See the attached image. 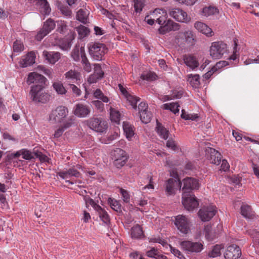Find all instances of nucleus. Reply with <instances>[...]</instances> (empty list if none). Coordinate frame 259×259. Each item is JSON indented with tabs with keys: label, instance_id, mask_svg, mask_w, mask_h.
I'll use <instances>...</instances> for the list:
<instances>
[{
	"label": "nucleus",
	"instance_id": "nucleus-1",
	"mask_svg": "<svg viewBox=\"0 0 259 259\" xmlns=\"http://www.w3.org/2000/svg\"><path fill=\"white\" fill-rule=\"evenodd\" d=\"M46 78L36 72L30 73L27 82L28 84L37 83L31 88V98L35 102L45 103L50 99V95L44 91Z\"/></svg>",
	"mask_w": 259,
	"mask_h": 259
},
{
	"label": "nucleus",
	"instance_id": "nucleus-2",
	"mask_svg": "<svg viewBox=\"0 0 259 259\" xmlns=\"http://www.w3.org/2000/svg\"><path fill=\"white\" fill-rule=\"evenodd\" d=\"M89 52L95 60L100 61L107 52L106 46L99 42H91L88 45Z\"/></svg>",
	"mask_w": 259,
	"mask_h": 259
},
{
	"label": "nucleus",
	"instance_id": "nucleus-3",
	"mask_svg": "<svg viewBox=\"0 0 259 259\" xmlns=\"http://www.w3.org/2000/svg\"><path fill=\"white\" fill-rule=\"evenodd\" d=\"M227 51V45L221 41L212 42L209 48V54L214 59H221Z\"/></svg>",
	"mask_w": 259,
	"mask_h": 259
},
{
	"label": "nucleus",
	"instance_id": "nucleus-4",
	"mask_svg": "<svg viewBox=\"0 0 259 259\" xmlns=\"http://www.w3.org/2000/svg\"><path fill=\"white\" fill-rule=\"evenodd\" d=\"M68 109L65 106H58L53 110L49 115V121L51 123H61L68 114Z\"/></svg>",
	"mask_w": 259,
	"mask_h": 259
},
{
	"label": "nucleus",
	"instance_id": "nucleus-5",
	"mask_svg": "<svg viewBox=\"0 0 259 259\" xmlns=\"http://www.w3.org/2000/svg\"><path fill=\"white\" fill-rule=\"evenodd\" d=\"M183 250L187 253H199L204 248L203 242H193L190 240H184L180 243Z\"/></svg>",
	"mask_w": 259,
	"mask_h": 259
},
{
	"label": "nucleus",
	"instance_id": "nucleus-6",
	"mask_svg": "<svg viewBox=\"0 0 259 259\" xmlns=\"http://www.w3.org/2000/svg\"><path fill=\"white\" fill-rule=\"evenodd\" d=\"M87 124L89 128L98 133H103L107 128V122L101 118H91L87 120Z\"/></svg>",
	"mask_w": 259,
	"mask_h": 259
},
{
	"label": "nucleus",
	"instance_id": "nucleus-7",
	"mask_svg": "<svg viewBox=\"0 0 259 259\" xmlns=\"http://www.w3.org/2000/svg\"><path fill=\"white\" fill-rule=\"evenodd\" d=\"M169 15L176 21L185 23L191 21V17L187 13L180 8H171L169 10Z\"/></svg>",
	"mask_w": 259,
	"mask_h": 259
},
{
	"label": "nucleus",
	"instance_id": "nucleus-8",
	"mask_svg": "<svg viewBox=\"0 0 259 259\" xmlns=\"http://www.w3.org/2000/svg\"><path fill=\"white\" fill-rule=\"evenodd\" d=\"M182 203L185 208L189 211L194 210L195 208H197L199 205L194 195L188 193L183 194Z\"/></svg>",
	"mask_w": 259,
	"mask_h": 259
},
{
	"label": "nucleus",
	"instance_id": "nucleus-9",
	"mask_svg": "<svg viewBox=\"0 0 259 259\" xmlns=\"http://www.w3.org/2000/svg\"><path fill=\"white\" fill-rule=\"evenodd\" d=\"M87 204H90L96 211L100 219L103 223L108 225L110 223L109 215L107 211L102 208L100 206L98 205L93 199L88 198L85 200Z\"/></svg>",
	"mask_w": 259,
	"mask_h": 259
},
{
	"label": "nucleus",
	"instance_id": "nucleus-10",
	"mask_svg": "<svg viewBox=\"0 0 259 259\" xmlns=\"http://www.w3.org/2000/svg\"><path fill=\"white\" fill-rule=\"evenodd\" d=\"M112 157L114 160V164L117 168L123 166L127 160L125 152L119 148H117L112 152Z\"/></svg>",
	"mask_w": 259,
	"mask_h": 259
},
{
	"label": "nucleus",
	"instance_id": "nucleus-11",
	"mask_svg": "<svg viewBox=\"0 0 259 259\" xmlns=\"http://www.w3.org/2000/svg\"><path fill=\"white\" fill-rule=\"evenodd\" d=\"M175 224L182 233L187 234L190 231L189 220L184 215H178L175 218Z\"/></svg>",
	"mask_w": 259,
	"mask_h": 259
},
{
	"label": "nucleus",
	"instance_id": "nucleus-12",
	"mask_svg": "<svg viewBox=\"0 0 259 259\" xmlns=\"http://www.w3.org/2000/svg\"><path fill=\"white\" fill-rule=\"evenodd\" d=\"M55 26L56 23L51 18L48 19L44 22L42 28L36 34V39L38 41L41 40L55 28Z\"/></svg>",
	"mask_w": 259,
	"mask_h": 259
},
{
	"label": "nucleus",
	"instance_id": "nucleus-13",
	"mask_svg": "<svg viewBox=\"0 0 259 259\" xmlns=\"http://www.w3.org/2000/svg\"><path fill=\"white\" fill-rule=\"evenodd\" d=\"M174 178L168 179L165 184V190L167 195H172L175 193V190L180 189L181 183L178 178V175L176 174Z\"/></svg>",
	"mask_w": 259,
	"mask_h": 259
},
{
	"label": "nucleus",
	"instance_id": "nucleus-14",
	"mask_svg": "<svg viewBox=\"0 0 259 259\" xmlns=\"http://www.w3.org/2000/svg\"><path fill=\"white\" fill-rule=\"evenodd\" d=\"M216 208L214 206H204L199 211V216L203 221H209L215 214Z\"/></svg>",
	"mask_w": 259,
	"mask_h": 259
},
{
	"label": "nucleus",
	"instance_id": "nucleus-15",
	"mask_svg": "<svg viewBox=\"0 0 259 259\" xmlns=\"http://www.w3.org/2000/svg\"><path fill=\"white\" fill-rule=\"evenodd\" d=\"M91 111V108L90 106L78 103L75 105L74 110V114L81 118H83L88 116Z\"/></svg>",
	"mask_w": 259,
	"mask_h": 259
},
{
	"label": "nucleus",
	"instance_id": "nucleus-16",
	"mask_svg": "<svg viewBox=\"0 0 259 259\" xmlns=\"http://www.w3.org/2000/svg\"><path fill=\"white\" fill-rule=\"evenodd\" d=\"M183 187L182 190L183 193L190 192L194 189H198L199 187V184L198 181L192 178H186L183 180Z\"/></svg>",
	"mask_w": 259,
	"mask_h": 259
},
{
	"label": "nucleus",
	"instance_id": "nucleus-17",
	"mask_svg": "<svg viewBox=\"0 0 259 259\" xmlns=\"http://www.w3.org/2000/svg\"><path fill=\"white\" fill-rule=\"evenodd\" d=\"M241 255V251L239 246L233 244L227 247L224 256L226 259H238Z\"/></svg>",
	"mask_w": 259,
	"mask_h": 259
},
{
	"label": "nucleus",
	"instance_id": "nucleus-18",
	"mask_svg": "<svg viewBox=\"0 0 259 259\" xmlns=\"http://www.w3.org/2000/svg\"><path fill=\"white\" fill-rule=\"evenodd\" d=\"M207 159L212 164L219 165L221 163L222 155L220 152L213 148H208L206 151Z\"/></svg>",
	"mask_w": 259,
	"mask_h": 259
},
{
	"label": "nucleus",
	"instance_id": "nucleus-19",
	"mask_svg": "<svg viewBox=\"0 0 259 259\" xmlns=\"http://www.w3.org/2000/svg\"><path fill=\"white\" fill-rule=\"evenodd\" d=\"M179 29L180 25L179 24L170 19H168L164 24L160 26L158 29V31L160 34H164L170 31H176Z\"/></svg>",
	"mask_w": 259,
	"mask_h": 259
},
{
	"label": "nucleus",
	"instance_id": "nucleus-20",
	"mask_svg": "<svg viewBox=\"0 0 259 259\" xmlns=\"http://www.w3.org/2000/svg\"><path fill=\"white\" fill-rule=\"evenodd\" d=\"M65 79L68 82L78 83L81 78V73L74 69H70L64 74Z\"/></svg>",
	"mask_w": 259,
	"mask_h": 259
},
{
	"label": "nucleus",
	"instance_id": "nucleus-21",
	"mask_svg": "<svg viewBox=\"0 0 259 259\" xmlns=\"http://www.w3.org/2000/svg\"><path fill=\"white\" fill-rule=\"evenodd\" d=\"M194 27L200 32L205 34L207 36H211L213 35V32L211 29L209 28L205 23L197 21L194 24Z\"/></svg>",
	"mask_w": 259,
	"mask_h": 259
},
{
	"label": "nucleus",
	"instance_id": "nucleus-22",
	"mask_svg": "<svg viewBox=\"0 0 259 259\" xmlns=\"http://www.w3.org/2000/svg\"><path fill=\"white\" fill-rule=\"evenodd\" d=\"M35 55L34 52H31L28 53L20 61V66L21 67L24 68L33 64L35 63Z\"/></svg>",
	"mask_w": 259,
	"mask_h": 259
},
{
	"label": "nucleus",
	"instance_id": "nucleus-23",
	"mask_svg": "<svg viewBox=\"0 0 259 259\" xmlns=\"http://www.w3.org/2000/svg\"><path fill=\"white\" fill-rule=\"evenodd\" d=\"M42 55L51 64H55L60 58V54L59 52L44 51Z\"/></svg>",
	"mask_w": 259,
	"mask_h": 259
},
{
	"label": "nucleus",
	"instance_id": "nucleus-24",
	"mask_svg": "<svg viewBox=\"0 0 259 259\" xmlns=\"http://www.w3.org/2000/svg\"><path fill=\"white\" fill-rule=\"evenodd\" d=\"M58 175L62 179H66L70 177L78 178L80 177V173L74 168H69L66 171H60Z\"/></svg>",
	"mask_w": 259,
	"mask_h": 259
},
{
	"label": "nucleus",
	"instance_id": "nucleus-25",
	"mask_svg": "<svg viewBox=\"0 0 259 259\" xmlns=\"http://www.w3.org/2000/svg\"><path fill=\"white\" fill-rule=\"evenodd\" d=\"M183 60L185 64L193 69L199 65L198 61L193 56L186 55L183 57Z\"/></svg>",
	"mask_w": 259,
	"mask_h": 259
},
{
	"label": "nucleus",
	"instance_id": "nucleus-26",
	"mask_svg": "<svg viewBox=\"0 0 259 259\" xmlns=\"http://www.w3.org/2000/svg\"><path fill=\"white\" fill-rule=\"evenodd\" d=\"M205 237L208 241H212L218 236V233L212 229L211 226L207 225L204 227Z\"/></svg>",
	"mask_w": 259,
	"mask_h": 259
},
{
	"label": "nucleus",
	"instance_id": "nucleus-27",
	"mask_svg": "<svg viewBox=\"0 0 259 259\" xmlns=\"http://www.w3.org/2000/svg\"><path fill=\"white\" fill-rule=\"evenodd\" d=\"M40 13L44 15H49L51 11L49 3L47 0H38Z\"/></svg>",
	"mask_w": 259,
	"mask_h": 259
},
{
	"label": "nucleus",
	"instance_id": "nucleus-28",
	"mask_svg": "<svg viewBox=\"0 0 259 259\" xmlns=\"http://www.w3.org/2000/svg\"><path fill=\"white\" fill-rule=\"evenodd\" d=\"M184 32L186 44L190 46L194 45L196 42L195 36L194 33L190 30H186Z\"/></svg>",
	"mask_w": 259,
	"mask_h": 259
},
{
	"label": "nucleus",
	"instance_id": "nucleus-29",
	"mask_svg": "<svg viewBox=\"0 0 259 259\" xmlns=\"http://www.w3.org/2000/svg\"><path fill=\"white\" fill-rule=\"evenodd\" d=\"M89 12L86 10L80 9L77 12L76 17L77 20L83 23H87L89 21Z\"/></svg>",
	"mask_w": 259,
	"mask_h": 259
},
{
	"label": "nucleus",
	"instance_id": "nucleus-30",
	"mask_svg": "<svg viewBox=\"0 0 259 259\" xmlns=\"http://www.w3.org/2000/svg\"><path fill=\"white\" fill-rule=\"evenodd\" d=\"M134 127L129 123L126 122H123V130L125 134L126 137L130 140L134 135Z\"/></svg>",
	"mask_w": 259,
	"mask_h": 259
},
{
	"label": "nucleus",
	"instance_id": "nucleus-31",
	"mask_svg": "<svg viewBox=\"0 0 259 259\" xmlns=\"http://www.w3.org/2000/svg\"><path fill=\"white\" fill-rule=\"evenodd\" d=\"M188 80L194 88H198L200 85V77L198 74H189Z\"/></svg>",
	"mask_w": 259,
	"mask_h": 259
},
{
	"label": "nucleus",
	"instance_id": "nucleus-32",
	"mask_svg": "<svg viewBox=\"0 0 259 259\" xmlns=\"http://www.w3.org/2000/svg\"><path fill=\"white\" fill-rule=\"evenodd\" d=\"M180 105L177 102L166 103L162 105V108L165 110H169L174 114L179 113Z\"/></svg>",
	"mask_w": 259,
	"mask_h": 259
},
{
	"label": "nucleus",
	"instance_id": "nucleus-33",
	"mask_svg": "<svg viewBox=\"0 0 259 259\" xmlns=\"http://www.w3.org/2000/svg\"><path fill=\"white\" fill-rule=\"evenodd\" d=\"M131 236L134 238H141L144 236L143 230L139 225L132 228Z\"/></svg>",
	"mask_w": 259,
	"mask_h": 259
},
{
	"label": "nucleus",
	"instance_id": "nucleus-34",
	"mask_svg": "<svg viewBox=\"0 0 259 259\" xmlns=\"http://www.w3.org/2000/svg\"><path fill=\"white\" fill-rule=\"evenodd\" d=\"M110 114L111 120L116 123L119 124L120 120V114L118 111L116 110L110 106Z\"/></svg>",
	"mask_w": 259,
	"mask_h": 259
},
{
	"label": "nucleus",
	"instance_id": "nucleus-35",
	"mask_svg": "<svg viewBox=\"0 0 259 259\" xmlns=\"http://www.w3.org/2000/svg\"><path fill=\"white\" fill-rule=\"evenodd\" d=\"M241 213L245 218L250 219L253 215L250 206L248 205H243L241 207Z\"/></svg>",
	"mask_w": 259,
	"mask_h": 259
},
{
	"label": "nucleus",
	"instance_id": "nucleus-36",
	"mask_svg": "<svg viewBox=\"0 0 259 259\" xmlns=\"http://www.w3.org/2000/svg\"><path fill=\"white\" fill-rule=\"evenodd\" d=\"M156 128L157 133L161 138L164 140L168 138L169 132L166 128L160 123H157Z\"/></svg>",
	"mask_w": 259,
	"mask_h": 259
},
{
	"label": "nucleus",
	"instance_id": "nucleus-37",
	"mask_svg": "<svg viewBox=\"0 0 259 259\" xmlns=\"http://www.w3.org/2000/svg\"><path fill=\"white\" fill-rule=\"evenodd\" d=\"M57 31L62 34H65L67 31V22L64 20H59L56 21Z\"/></svg>",
	"mask_w": 259,
	"mask_h": 259
},
{
	"label": "nucleus",
	"instance_id": "nucleus-38",
	"mask_svg": "<svg viewBox=\"0 0 259 259\" xmlns=\"http://www.w3.org/2000/svg\"><path fill=\"white\" fill-rule=\"evenodd\" d=\"M95 98L97 99V100L101 101L104 103H108L109 101V98L105 96L100 89H97L93 93Z\"/></svg>",
	"mask_w": 259,
	"mask_h": 259
},
{
	"label": "nucleus",
	"instance_id": "nucleus-39",
	"mask_svg": "<svg viewBox=\"0 0 259 259\" xmlns=\"http://www.w3.org/2000/svg\"><path fill=\"white\" fill-rule=\"evenodd\" d=\"M218 13V10L217 8L212 6L205 7L202 11V15L206 17L214 15Z\"/></svg>",
	"mask_w": 259,
	"mask_h": 259
},
{
	"label": "nucleus",
	"instance_id": "nucleus-40",
	"mask_svg": "<svg viewBox=\"0 0 259 259\" xmlns=\"http://www.w3.org/2000/svg\"><path fill=\"white\" fill-rule=\"evenodd\" d=\"M125 99L130 103V105L135 109L137 108V103L139 100V98L132 95L131 94L127 95L125 97Z\"/></svg>",
	"mask_w": 259,
	"mask_h": 259
},
{
	"label": "nucleus",
	"instance_id": "nucleus-41",
	"mask_svg": "<svg viewBox=\"0 0 259 259\" xmlns=\"http://www.w3.org/2000/svg\"><path fill=\"white\" fill-rule=\"evenodd\" d=\"M81 57V63L83 65V69L87 72H90L92 70V67L89 60H88L85 54H82Z\"/></svg>",
	"mask_w": 259,
	"mask_h": 259
},
{
	"label": "nucleus",
	"instance_id": "nucleus-42",
	"mask_svg": "<svg viewBox=\"0 0 259 259\" xmlns=\"http://www.w3.org/2000/svg\"><path fill=\"white\" fill-rule=\"evenodd\" d=\"M140 119L142 122L144 123H149L152 117V114L149 111H143L140 112Z\"/></svg>",
	"mask_w": 259,
	"mask_h": 259
},
{
	"label": "nucleus",
	"instance_id": "nucleus-43",
	"mask_svg": "<svg viewBox=\"0 0 259 259\" xmlns=\"http://www.w3.org/2000/svg\"><path fill=\"white\" fill-rule=\"evenodd\" d=\"M175 42L179 46L186 44L184 31L179 32L175 36Z\"/></svg>",
	"mask_w": 259,
	"mask_h": 259
},
{
	"label": "nucleus",
	"instance_id": "nucleus-44",
	"mask_svg": "<svg viewBox=\"0 0 259 259\" xmlns=\"http://www.w3.org/2000/svg\"><path fill=\"white\" fill-rule=\"evenodd\" d=\"M141 78L143 80H146L147 81H153L157 78L156 74L152 72H148L144 73L141 74Z\"/></svg>",
	"mask_w": 259,
	"mask_h": 259
},
{
	"label": "nucleus",
	"instance_id": "nucleus-45",
	"mask_svg": "<svg viewBox=\"0 0 259 259\" xmlns=\"http://www.w3.org/2000/svg\"><path fill=\"white\" fill-rule=\"evenodd\" d=\"M76 29L80 38H84L89 33V29L84 26L80 25Z\"/></svg>",
	"mask_w": 259,
	"mask_h": 259
},
{
	"label": "nucleus",
	"instance_id": "nucleus-46",
	"mask_svg": "<svg viewBox=\"0 0 259 259\" xmlns=\"http://www.w3.org/2000/svg\"><path fill=\"white\" fill-rule=\"evenodd\" d=\"M108 202L111 208L113 210L118 211L120 209V204L116 200L109 198Z\"/></svg>",
	"mask_w": 259,
	"mask_h": 259
},
{
	"label": "nucleus",
	"instance_id": "nucleus-47",
	"mask_svg": "<svg viewBox=\"0 0 259 259\" xmlns=\"http://www.w3.org/2000/svg\"><path fill=\"white\" fill-rule=\"evenodd\" d=\"M181 117L185 120H195L198 118V116L197 114H188L184 110H182Z\"/></svg>",
	"mask_w": 259,
	"mask_h": 259
},
{
	"label": "nucleus",
	"instance_id": "nucleus-48",
	"mask_svg": "<svg viewBox=\"0 0 259 259\" xmlns=\"http://www.w3.org/2000/svg\"><path fill=\"white\" fill-rule=\"evenodd\" d=\"M53 87L57 93L59 94H64L66 91L61 83L55 82L53 84Z\"/></svg>",
	"mask_w": 259,
	"mask_h": 259
},
{
	"label": "nucleus",
	"instance_id": "nucleus-49",
	"mask_svg": "<svg viewBox=\"0 0 259 259\" xmlns=\"http://www.w3.org/2000/svg\"><path fill=\"white\" fill-rule=\"evenodd\" d=\"M144 6V0H134V6L136 12H140Z\"/></svg>",
	"mask_w": 259,
	"mask_h": 259
},
{
	"label": "nucleus",
	"instance_id": "nucleus-50",
	"mask_svg": "<svg viewBox=\"0 0 259 259\" xmlns=\"http://www.w3.org/2000/svg\"><path fill=\"white\" fill-rule=\"evenodd\" d=\"M34 153H32L26 149H22V158L26 160H31L34 158Z\"/></svg>",
	"mask_w": 259,
	"mask_h": 259
},
{
	"label": "nucleus",
	"instance_id": "nucleus-51",
	"mask_svg": "<svg viewBox=\"0 0 259 259\" xmlns=\"http://www.w3.org/2000/svg\"><path fill=\"white\" fill-rule=\"evenodd\" d=\"M24 50V46L20 41L16 40L13 44V51L14 52L20 53Z\"/></svg>",
	"mask_w": 259,
	"mask_h": 259
},
{
	"label": "nucleus",
	"instance_id": "nucleus-52",
	"mask_svg": "<svg viewBox=\"0 0 259 259\" xmlns=\"http://www.w3.org/2000/svg\"><path fill=\"white\" fill-rule=\"evenodd\" d=\"M221 247L220 245H216L214 246L211 251L209 253V255L211 257H215L219 256L221 254L220 250Z\"/></svg>",
	"mask_w": 259,
	"mask_h": 259
},
{
	"label": "nucleus",
	"instance_id": "nucleus-53",
	"mask_svg": "<svg viewBox=\"0 0 259 259\" xmlns=\"http://www.w3.org/2000/svg\"><path fill=\"white\" fill-rule=\"evenodd\" d=\"M237 40L236 39H234V48H233V54L229 57L230 60H235L237 57L238 56L239 49L237 48Z\"/></svg>",
	"mask_w": 259,
	"mask_h": 259
},
{
	"label": "nucleus",
	"instance_id": "nucleus-54",
	"mask_svg": "<svg viewBox=\"0 0 259 259\" xmlns=\"http://www.w3.org/2000/svg\"><path fill=\"white\" fill-rule=\"evenodd\" d=\"M37 69L43 72L45 74L48 76L50 78L53 77L52 70L51 69L46 68L44 66L39 65L38 66Z\"/></svg>",
	"mask_w": 259,
	"mask_h": 259
},
{
	"label": "nucleus",
	"instance_id": "nucleus-55",
	"mask_svg": "<svg viewBox=\"0 0 259 259\" xmlns=\"http://www.w3.org/2000/svg\"><path fill=\"white\" fill-rule=\"evenodd\" d=\"M167 21V12L165 10L164 12H162L160 17L157 18L156 22L160 25H162Z\"/></svg>",
	"mask_w": 259,
	"mask_h": 259
},
{
	"label": "nucleus",
	"instance_id": "nucleus-56",
	"mask_svg": "<svg viewBox=\"0 0 259 259\" xmlns=\"http://www.w3.org/2000/svg\"><path fill=\"white\" fill-rule=\"evenodd\" d=\"M170 251L175 256L180 259H186L182 253L178 249L170 246Z\"/></svg>",
	"mask_w": 259,
	"mask_h": 259
},
{
	"label": "nucleus",
	"instance_id": "nucleus-57",
	"mask_svg": "<svg viewBox=\"0 0 259 259\" xmlns=\"http://www.w3.org/2000/svg\"><path fill=\"white\" fill-rule=\"evenodd\" d=\"M94 74L98 76L99 77L102 78L104 72L102 70L101 65L99 64H94Z\"/></svg>",
	"mask_w": 259,
	"mask_h": 259
},
{
	"label": "nucleus",
	"instance_id": "nucleus-58",
	"mask_svg": "<svg viewBox=\"0 0 259 259\" xmlns=\"http://www.w3.org/2000/svg\"><path fill=\"white\" fill-rule=\"evenodd\" d=\"M159 253V251L155 248L152 247L149 250L146 252V255L149 257L154 258L156 259L157 255Z\"/></svg>",
	"mask_w": 259,
	"mask_h": 259
},
{
	"label": "nucleus",
	"instance_id": "nucleus-59",
	"mask_svg": "<svg viewBox=\"0 0 259 259\" xmlns=\"http://www.w3.org/2000/svg\"><path fill=\"white\" fill-rule=\"evenodd\" d=\"M165 10L163 9H155L151 13V15L152 17H153V19L157 20V18L160 17L162 12H164Z\"/></svg>",
	"mask_w": 259,
	"mask_h": 259
},
{
	"label": "nucleus",
	"instance_id": "nucleus-60",
	"mask_svg": "<svg viewBox=\"0 0 259 259\" xmlns=\"http://www.w3.org/2000/svg\"><path fill=\"white\" fill-rule=\"evenodd\" d=\"M166 147L170 148L174 151H177L179 149V147L175 141L172 139L168 140L166 142Z\"/></svg>",
	"mask_w": 259,
	"mask_h": 259
},
{
	"label": "nucleus",
	"instance_id": "nucleus-61",
	"mask_svg": "<svg viewBox=\"0 0 259 259\" xmlns=\"http://www.w3.org/2000/svg\"><path fill=\"white\" fill-rule=\"evenodd\" d=\"M182 95V93L181 92H179L176 95H173L171 97L169 96H163L161 98V100L163 101H166L169 100H171L174 98H180Z\"/></svg>",
	"mask_w": 259,
	"mask_h": 259
},
{
	"label": "nucleus",
	"instance_id": "nucleus-62",
	"mask_svg": "<svg viewBox=\"0 0 259 259\" xmlns=\"http://www.w3.org/2000/svg\"><path fill=\"white\" fill-rule=\"evenodd\" d=\"M101 101L95 100L92 101L93 105L100 111H102L104 110V104Z\"/></svg>",
	"mask_w": 259,
	"mask_h": 259
},
{
	"label": "nucleus",
	"instance_id": "nucleus-63",
	"mask_svg": "<svg viewBox=\"0 0 259 259\" xmlns=\"http://www.w3.org/2000/svg\"><path fill=\"white\" fill-rule=\"evenodd\" d=\"M120 194L122 195V199L125 202H128L130 201V197L128 193L123 189H120Z\"/></svg>",
	"mask_w": 259,
	"mask_h": 259
},
{
	"label": "nucleus",
	"instance_id": "nucleus-64",
	"mask_svg": "<svg viewBox=\"0 0 259 259\" xmlns=\"http://www.w3.org/2000/svg\"><path fill=\"white\" fill-rule=\"evenodd\" d=\"M62 14L66 17H70L72 15L71 10L67 7H63L61 8Z\"/></svg>",
	"mask_w": 259,
	"mask_h": 259
}]
</instances>
